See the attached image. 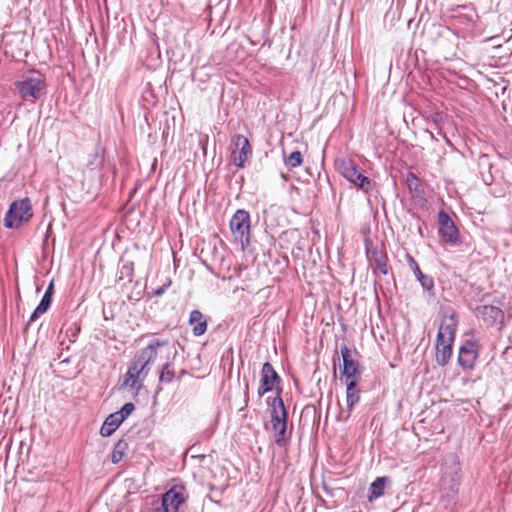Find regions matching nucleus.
Here are the masks:
<instances>
[{
  "label": "nucleus",
  "instance_id": "1",
  "mask_svg": "<svg viewBox=\"0 0 512 512\" xmlns=\"http://www.w3.org/2000/svg\"><path fill=\"white\" fill-rule=\"evenodd\" d=\"M457 331V319L454 314L441 323L435 344V361L439 366H446L453 354V343Z\"/></svg>",
  "mask_w": 512,
  "mask_h": 512
},
{
  "label": "nucleus",
  "instance_id": "2",
  "mask_svg": "<svg viewBox=\"0 0 512 512\" xmlns=\"http://www.w3.org/2000/svg\"><path fill=\"white\" fill-rule=\"evenodd\" d=\"M16 90L24 101H36L46 94L45 77L38 71H31L15 82Z\"/></svg>",
  "mask_w": 512,
  "mask_h": 512
},
{
  "label": "nucleus",
  "instance_id": "3",
  "mask_svg": "<svg viewBox=\"0 0 512 512\" xmlns=\"http://www.w3.org/2000/svg\"><path fill=\"white\" fill-rule=\"evenodd\" d=\"M32 216V205L29 198L14 201L5 214L4 226L9 229H17L27 223Z\"/></svg>",
  "mask_w": 512,
  "mask_h": 512
},
{
  "label": "nucleus",
  "instance_id": "4",
  "mask_svg": "<svg viewBox=\"0 0 512 512\" xmlns=\"http://www.w3.org/2000/svg\"><path fill=\"white\" fill-rule=\"evenodd\" d=\"M187 498L182 485H175L162 495L161 503L153 508V512H178Z\"/></svg>",
  "mask_w": 512,
  "mask_h": 512
},
{
  "label": "nucleus",
  "instance_id": "5",
  "mask_svg": "<svg viewBox=\"0 0 512 512\" xmlns=\"http://www.w3.org/2000/svg\"><path fill=\"white\" fill-rule=\"evenodd\" d=\"M230 229L235 241L242 245L249 244L250 240V215L244 209H238L230 220Z\"/></svg>",
  "mask_w": 512,
  "mask_h": 512
},
{
  "label": "nucleus",
  "instance_id": "6",
  "mask_svg": "<svg viewBox=\"0 0 512 512\" xmlns=\"http://www.w3.org/2000/svg\"><path fill=\"white\" fill-rule=\"evenodd\" d=\"M339 170L343 177L364 192H369L372 189V181L358 170L357 165L353 161L342 160L339 164Z\"/></svg>",
  "mask_w": 512,
  "mask_h": 512
},
{
  "label": "nucleus",
  "instance_id": "7",
  "mask_svg": "<svg viewBox=\"0 0 512 512\" xmlns=\"http://www.w3.org/2000/svg\"><path fill=\"white\" fill-rule=\"evenodd\" d=\"M169 341L166 339H152L149 344L140 350L135 361L132 363L133 366H137L139 371L149 372V365L152 364L157 357V349L168 345Z\"/></svg>",
  "mask_w": 512,
  "mask_h": 512
},
{
  "label": "nucleus",
  "instance_id": "8",
  "mask_svg": "<svg viewBox=\"0 0 512 512\" xmlns=\"http://www.w3.org/2000/svg\"><path fill=\"white\" fill-rule=\"evenodd\" d=\"M232 151H231V161L232 163L239 168L244 167L245 163L252 155V148L250 146L249 140L241 134L235 135L232 138Z\"/></svg>",
  "mask_w": 512,
  "mask_h": 512
},
{
  "label": "nucleus",
  "instance_id": "9",
  "mask_svg": "<svg viewBox=\"0 0 512 512\" xmlns=\"http://www.w3.org/2000/svg\"><path fill=\"white\" fill-rule=\"evenodd\" d=\"M439 235L448 244L455 246L459 243V231L451 217L444 211L438 213Z\"/></svg>",
  "mask_w": 512,
  "mask_h": 512
},
{
  "label": "nucleus",
  "instance_id": "10",
  "mask_svg": "<svg viewBox=\"0 0 512 512\" xmlns=\"http://www.w3.org/2000/svg\"><path fill=\"white\" fill-rule=\"evenodd\" d=\"M366 256L373 271H379L383 275H387L389 270L387 266V255L379 247L374 246L369 240H365Z\"/></svg>",
  "mask_w": 512,
  "mask_h": 512
},
{
  "label": "nucleus",
  "instance_id": "11",
  "mask_svg": "<svg viewBox=\"0 0 512 512\" xmlns=\"http://www.w3.org/2000/svg\"><path fill=\"white\" fill-rule=\"evenodd\" d=\"M479 344L477 340H466L459 349L458 363L463 369H472L478 358Z\"/></svg>",
  "mask_w": 512,
  "mask_h": 512
},
{
  "label": "nucleus",
  "instance_id": "12",
  "mask_svg": "<svg viewBox=\"0 0 512 512\" xmlns=\"http://www.w3.org/2000/svg\"><path fill=\"white\" fill-rule=\"evenodd\" d=\"M340 351L343 359L342 374L346 377V381H358L361 376L359 362L353 359V352L345 344L341 346Z\"/></svg>",
  "mask_w": 512,
  "mask_h": 512
},
{
  "label": "nucleus",
  "instance_id": "13",
  "mask_svg": "<svg viewBox=\"0 0 512 512\" xmlns=\"http://www.w3.org/2000/svg\"><path fill=\"white\" fill-rule=\"evenodd\" d=\"M280 382V377L273 368L272 364L265 362L261 370L260 385L258 395L262 397L264 394L272 391L276 384Z\"/></svg>",
  "mask_w": 512,
  "mask_h": 512
},
{
  "label": "nucleus",
  "instance_id": "14",
  "mask_svg": "<svg viewBox=\"0 0 512 512\" xmlns=\"http://www.w3.org/2000/svg\"><path fill=\"white\" fill-rule=\"evenodd\" d=\"M475 316L488 326L502 323L504 320V312L493 305H480L475 308Z\"/></svg>",
  "mask_w": 512,
  "mask_h": 512
},
{
  "label": "nucleus",
  "instance_id": "15",
  "mask_svg": "<svg viewBox=\"0 0 512 512\" xmlns=\"http://www.w3.org/2000/svg\"><path fill=\"white\" fill-rule=\"evenodd\" d=\"M267 402L269 405L272 429L287 425L288 414L282 398L276 396L271 401L268 399Z\"/></svg>",
  "mask_w": 512,
  "mask_h": 512
},
{
  "label": "nucleus",
  "instance_id": "16",
  "mask_svg": "<svg viewBox=\"0 0 512 512\" xmlns=\"http://www.w3.org/2000/svg\"><path fill=\"white\" fill-rule=\"evenodd\" d=\"M407 262L409 264L410 269L413 271L416 279L420 282L421 286L425 290H431L434 287L433 278L429 275L422 273L418 263L414 259L413 256L407 254Z\"/></svg>",
  "mask_w": 512,
  "mask_h": 512
},
{
  "label": "nucleus",
  "instance_id": "17",
  "mask_svg": "<svg viewBox=\"0 0 512 512\" xmlns=\"http://www.w3.org/2000/svg\"><path fill=\"white\" fill-rule=\"evenodd\" d=\"M189 324L192 326L194 336H201L207 330V321L199 310L191 311L189 315Z\"/></svg>",
  "mask_w": 512,
  "mask_h": 512
},
{
  "label": "nucleus",
  "instance_id": "18",
  "mask_svg": "<svg viewBox=\"0 0 512 512\" xmlns=\"http://www.w3.org/2000/svg\"><path fill=\"white\" fill-rule=\"evenodd\" d=\"M357 382L354 380L346 381V403L348 408L347 417L350 416L354 406L359 402L360 400V390H358Z\"/></svg>",
  "mask_w": 512,
  "mask_h": 512
},
{
  "label": "nucleus",
  "instance_id": "19",
  "mask_svg": "<svg viewBox=\"0 0 512 512\" xmlns=\"http://www.w3.org/2000/svg\"><path fill=\"white\" fill-rule=\"evenodd\" d=\"M388 481V477H378L370 484L368 494V500L370 502L384 495L385 486Z\"/></svg>",
  "mask_w": 512,
  "mask_h": 512
},
{
  "label": "nucleus",
  "instance_id": "20",
  "mask_svg": "<svg viewBox=\"0 0 512 512\" xmlns=\"http://www.w3.org/2000/svg\"><path fill=\"white\" fill-rule=\"evenodd\" d=\"M122 424L118 416L115 413H111L105 419L100 429V434L104 437L112 435L116 429Z\"/></svg>",
  "mask_w": 512,
  "mask_h": 512
},
{
  "label": "nucleus",
  "instance_id": "21",
  "mask_svg": "<svg viewBox=\"0 0 512 512\" xmlns=\"http://www.w3.org/2000/svg\"><path fill=\"white\" fill-rule=\"evenodd\" d=\"M143 380V378L135 374H132V372L127 371L122 386L129 389L139 390L141 388V383L143 382Z\"/></svg>",
  "mask_w": 512,
  "mask_h": 512
},
{
  "label": "nucleus",
  "instance_id": "22",
  "mask_svg": "<svg viewBox=\"0 0 512 512\" xmlns=\"http://www.w3.org/2000/svg\"><path fill=\"white\" fill-rule=\"evenodd\" d=\"M284 162L289 169H294L302 164L303 156L300 151H293L289 156L284 158Z\"/></svg>",
  "mask_w": 512,
  "mask_h": 512
},
{
  "label": "nucleus",
  "instance_id": "23",
  "mask_svg": "<svg viewBox=\"0 0 512 512\" xmlns=\"http://www.w3.org/2000/svg\"><path fill=\"white\" fill-rule=\"evenodd\" d=\"M127 447V443L123 440H119L115 446H114V449H113V452H112V455H111V461L113 463H118L121 461L123 455H124V450L126 449Z\"/></svg>",
  "mask_w": 512,
  "mask_h": 512
},
{
  "label": "nucleus",
  "instance_id": "24",
  "mask_svg": "<svg viewBox=\"0 0 512 512\" xmlns=\"http://www.w3.org/2000/svg\"><path fill=\"white\" fill-rule=\"evenodd\" d=\"M134 276V263L132 261L123 262L120 268V279H127L128 281H132Z\"/></svg>",
  "mask_w": 512,
  "mask_h": 512
},
{
  "label": "nucleus",
  "instance_id": "25",
  "mask_svg": "<svg viewBox=\"0 0 512 512\" xmlns=\"http://www.w3.org/2000/svg\"><path fill=\"white\" fill-rule=\"evenodd\" d=\"M174 378V370L170 363H166L163 365L162 370L159 375V382L161 383H170Z\"/></svg>",
  "mask_w": 512,
  "mask_h": 512
},
{
  "label": "nucleus",
  "instance_id": "26",
  "mask_svg": "<svg viewBox=\"0 0 512 512\" xmlns=\"http://www.w3.org/2000/svg\"><path fill=\"white\" fill-rule=\"evenodd\" d=\"M406 183H407V186L410 191H413L416 193H419L422 191V185L420 183L419 178L411 172H409L406 176Z\"/></svg>",
  "mask_w": 512,
  "mask_h": 512
},
{
  "label": "nucleus",
  "instance_id": "27",
  "mask_svg": "<svg viewBox=\"0 0 512 512\" xmlns=\"http://www.w3.org/2000/svg\"><path fill=\"white\" fill-rule=\"evenodd\" d=\"M286 429L287 425H282L280 427L273 429V431L275 432V443L280 447H284L287 443V439L285 436Z\"/></svg>",
  "mask_w": 512,
  "mask_h": 512
},
{
  "label": "nucleus",
  "instance_id": "28",
  "mask_svg": "<svg viewBox=\"0 0 512 512\" xmlns=\"http://www.w3.org/2000/svg\"><path fill=\"white\" fill-rule=\"evenodd\" d=\"M135 410V406L133 403L128 402L125 403L122 408L119 411L114 412L116 416L120 419V421L123 423V421Z\"/></svg>",
  "mask_w": 512,
  "mask_h": 512
},
{
  "label": "nucleus",
  "instance_id": "29",
  "mask_svg": "<svg viewBox=\"0 0 512 512\" xmlns=\"http://www.w3.org/2000/svg\"><path fill=\"white\" fill-rule=\"evenodd\" d=\"M51 302L52 298L49 297V294H44L40 303L37 306L39 312H46L49 309Z\"/></svg>",
  "mask_w": 512,
  "mask_h": 512
},
{
  "label": "nucleus",
  "instance_id": "30",
  "mask_svg": "<svg viewBox=\"0 0 512 512\" xmlns=\"http://www.w3.org/2000/svg\"><path fill=\"white\" fill-rule=\"evenodd\" d=\"M127 371L132 372V374H135L143 379H145L146 376L148 375L147 371H139V369H137V366H133L132 364L131 366H129Z\"/></svg>",
  "mask_w": 512,
  "mask_h": 512
},
{
  "label": "nucleus",
  "instance_id": "31",
  "mask_svg": "<svg viewBox=\"0 0 512 512\" xmlns=\"http://www.w3.org/2000/svg\"><path fill=\"white\" fill-rule=\"evenodd\" d=\"M45 312H39L38 307L35 308L33 313L31 314L29 321L27 325H30L32 322H34L40 315L44 314Z\"/></svg>",
  "mask_w": 512,
  "mask_h": 512
},
{
  "label": "nucleus",
  "instance_id": "32",
  "mask_svg": "<svg viewBox=\"0 0 512 512\" xmlns=\"http://www.w3.org/2000/svg\"><path fill=\"white\" fill-rule=\"evenodd\" d=\"M45 312H39L38 307L35 308L33 313L31 314L29 321L27 325H30L32 322H34L40 315L44 314Z\"/></svg>",
  "mask_w": 512,
  "mask_h": 512
},
{
  "label": "nucleus",
  "instance_id": "33",
  "mask_svg": "<svg viewBox=\"0 0 512 512\" xmlns=\"http://www.w3.org/2000/svg\"><path fill=\"white\" fill-rule=\"evenodd\" d=\"M45 312H39L38 307L35 308L33 313L31 314L29 321L27 325H30L32 322H34L40 315L44 314Z\"/></svg>",
  "mask_w": 512,
  "mask_h": 512
},
{
  "label": "nucleus",
  "instance_id": "34",
  "mask_svg": "<svg viewBox=\"0 0 512 512\" xmlns=\"http://www.w3.org/2000/svg\"><path fill=\"white\" fill-rule=\"evenodd\" d=\"M53 291H54V285H53V282H51V283L48 285V287H47V289H46V291H45V293H44V294H49V297H50V298H52Z\"/></svg>",
  "mask_w": 512,
  "mask_h": 512
},
{
  "label": "nucleus",
  "instance_id": "35",
  "mask_svg": "<svg viewBox=\"0 0 512 512\" xmlns=\"http://www.w3.org/2000/svg\"><path fill=\"white\" fill-rule=\"evenodd\" d=\"M165 291H166L165 286H162V287H159L158 289H156V290L153 292V294H154L155 296H161V295H163V294L165 293Z\"/></svg>",
  "mask_w": 512,
  "mask_h": 512
},
{
  "label": "nucleus",
  "instance_id": "36",
  "mask_svg": "<svg viewBox=\"0 0 512 512\" xmlns=\"http://www.w3.org/2000/svg\"><path fill=\"white\" fill-rule=\"evenodd\" d=\"M245 394H246V396L248 395V382H246V384H245Z\"/></svg>",
  "mask_w": 512,
  "mask_h": 512
},
{
  "label": "nucleus",
  "instance_id": "37",
  "mask_svg": "<svg viewBox=\"0 0 512 512\" xmlns=\"http://www.w3.org/2000/svg\"><path fill=\"white\" fill-rule=\"evenodd\" d=\"M281 177H282L283 179L287 180V177H286V175H285L284 173H282V174H281Z\"/></svg>",
  "mask_w": 512,
  "mask_h": 512
}]
</instances>
